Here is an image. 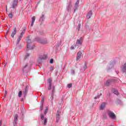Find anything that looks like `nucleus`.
Instances as JSON below:
<instances>
[{"mask_svg":"<svg viewBox=\"0 0 126 126\" xmlns=\"http://www.w3.org/2000/svg\"><path fill=\"white\" fill-rule=\"evenodd\" d=\"M35 16H33L32 17V23H31V26L32 27L33 26V25H34V23L35 22Z\"/></svg>","mask_w":126,"mask_h":126,"instance_id":"nucleus-15","label":"nucleus"},{"mask_svg":"<svg viewBox=\"0 0 126 126\" xmlns=\"http://www.w3.org/2000/svg\"><path fill=\"white\" fill-rule=\"evenodd\" d=\"M0 126H1V125H0Z\"/></svg>","mask_w":126,"mask_h":126,"instance_id":"nucleus-45","label":"nucleus"},{"mask_svg":"<svg viewBox=\"0 0 126 126\" xmlns=\"http://www.w3.org/2000/svg\"><path fill=\"white\" fill-rule=\"evenodd\" d=\"M27 66H28V65L27 64H26L25 65V66H24V67H23V71H24V69H25V68H26V67H27Z\"/></svg>","mask_w":126,"mask_h":126,"instance_id":"nucleus-28","label":"nucleus"},{"mask_svg":"<svg viewBox=\"0 0 126 126\" xmlns=\"http://www.w3.org/2000/svg\"><path fill=\"white\" fill-rule=\"evenodd\" d=\"M22 96V91H20L19 93H18V97L20 98Z\"/></svg>","mask_w":126,"mask_h":126,"instance_id":"nucleus-21","label":"nucleus"},{"mask_svg":"<svg viewBox=\"0 0 126 126\" xmlns=\"http://www.w3.org/2000/svg\"><path fill=\"white\" fill-rule=\"evenodd\" d=\"M27 51H29V50H33V49H34V46L31 47V45L30 44H31V43H32V42L31 41V39H30V38H28L27 39Z\"/></svg>","mask_w":126,"mask_h":126,"instance_id":"nucleus-1","label":"nucleus"},{"mask_svg":"<svg viewBox=\"0 0 126 126\" xmlns=\"http://www.w3.org/2000/svg\"><path fill=\"white\" fill-rule=\"evenodd\" d=\"M7 33H8V31L7 32L6 34H7Z\"/></svg>","mask_w":126,"mask_h":126,"instance_id":"nucleus-41","label":"nucleus"},{"mask_svg":"<svg viewBox=\"0 0 126 126\" xmlns=\"http://www.w3.org/2000/svg\"><path fill=\"white\" fill-rule=\"evenodd\" d=\"M108 115L109 116V117L111 118V119H112L113 120H116V115H115V113L111 111L109 112Z\"/></svg>","mask_w":126,"mask_h":126,"instance_id":"nucleus-8","label":"nucleus"},{"mask_svg":"<svg viewBox=\"0 0 126 126\" xmlns=\"http://www.w3.org/2000/svg\"><path fill=\"white\" fill-rule=\"evenodd\" d=\"M71 86H72V84H69L68 85V88H71Z\"/></svg>","mask_w":126,"mask_h":126,"instance_id":"nucleus-30","label":"nucleus"},{"mask_svg":"<svg viewBox=\"0 0 126 126\" xmlns=\"http://www.w3.org/2000/svg\"><path fill=\"white\" fill-rule=\"evenodd\" d=\"M61 113H62V110H61V109L58 110L57 112L56 113V120L57 122L60 120V118H61Z\"/></svg>","mask_w":126,"mask_h":126,"instance_id":"nucleus-6","label":"nucleus"},{"mask_svg":"<svg viewBox=\"0 0 126 126\" xmlns=\"http://www.w3.org/2000/svg\"><path fill=\"white\" fill-rule=\"evenodd\" d=\"M30 56V54L29 53H27V55L25 56V59L26 60Z\"/></svg>","mask_w":126,"mask_h":126,"instance_id":"nucleus-22","label":"nucleus"},{"mask_svg":"<svg viewBox=\"0 0 126 126\" xmlns=\"http://www.w3.org/2000/svg\"><path fill=\"white\" fill-rule=\"evenodd\" d=\"M6 10L7 11V6H6Z\"/></svg>","mask_w":126,"mask_h":126,"instance_id":"nucleus-39","label":"nucleus"},{"mask_svg":"<svg viewBox=\"0 0 126 126\" xmlns=\"http://www.w3.org/2000/svg\"><path fill=\"white\" fill-rule=\"evenodd\" d=\"M40 111H43V106L40 107Z\"/></svg>","mask_w":126,"mask_h":126,"instance_id":"nucleus-35","label":"nucleus"},{"mask_svg":"<svg viewBox=\"0 0 126 126\" xmlns=\"http://www.w3.org/2000/svg\"><path fill=\"white\" fill-rule=\"evenodd\" d=\"M82 38V37H81L80 38V39H78L76 42L75 47H76V48H77H77H78V47H77V46H79V45H81V44H82V41L81 40Z\"/></svg>","mask_w":126,"mask_h":126,"instance_id":"nucleus-9","label":"nucleus"},{"mask_svg":"<svg viewBox=\"0 0 126 126\" xmlns=\"http://www.w3.org/2000/svg\"><path fill=\"white\" fill-rule=\"evenodd\" d=\"M54 63V59H50V63Z\"/></svg>","mask_w":126,"mask_h":126,"instance_id":"nucleus-26","label":"nucleus"},{"mask_svg":"<svg viewBox=\"0 0 126 126\" xmlns=\"http://www.w3.org/2000/svg\"><path fill=\"white\" fill-rule=\"evenodd\" d=\"M105 107H106V103H102L101 104V105H100V110H104V108H105Z\"/></svg>","mask_w":126,"mask_h":126,"instance_id":"nucleus-16","label":"nucleus"},{"mask_svg":"<svg viewBox=\"0 0 126 126\" xmlns=\"http://www.w3.org/2000/svg\"><path fill=\"white\" fill-rule=\"evenodd\" d=\"M94 99H97L96 97H94Z\"/></svg>","mask_w":126,"mask_h":126,"instance_id":"nucleus-40","label":"nucleus"},{"mask_svg":"<svg viewBox=\"0 0 126 126\" xmlns=\"http://www.w3.org/2000/svg\"><path fill=\"white\" fill-rule=\"evenodd\" d=\"M16 33H17V31H16V28H14L11 32V37L12 38H14V37H15V35H16Z\"/></svg>","mask_w":126,"mask_h":126,"instance_id":"nucleus-4","label":"nucleus"},{"mask_svg":"<svg viewBox=\"0 0 126 126\" xmlns=\"http://www.w3.org/2000/svg\"><path fill=\"white\" fill-rule=\"evenodd\" d=\"M6 95H7V92L5 91V94H4V97H6Z\"/></svg>","mask_w":126,"mask_h":126,"instance_id":"nucleus-34","label":"nucleus"},{"mask_svg":"<svg viewBox=\"0 0 126 126\" xmlns=\"http://www.w3.org/2000/svg\"><path fill=\"white\" fill-rule=\"evenodd\" d=\"M21 39H22V38L19 36V37L18 38V39L17 40V44H19V42H20V41H21Z\"/></svg>","mask_w":126,"mask_h":126,"instance_id":"nucleus-20","label":"nucleus"},{"mask_svg":"<svg viewBox=\"0 0 126 126\" xmlns=\"http://www.w3.org/2000/svg\"><path fill=\"white\" fill-rule=\"evenodd\" d=\"M82 57V53H81V51H79L77 54V57L76 60L77 61H80L81 60V57Z\"/></svg>","mask_w":126,"mask_h":126,"instance_id":"nucleus-7","label":"nucleus"},{"mask_svg":"<svg viewBox=\"0 0 126 126\" xmlns=\"http://www.w3.org/2000/svg\"><path fill=\"white\" fill-rule=\"evenodd\" d=\"M112 82V81H111V80H108L106 81V83L105 84V85L106 86H109L110 84H111V83Z\"/></svg>","mask_w":126,"mask_h":126,"instance_id":"nucleus-18","label":"nucleus"},{"mask_svg":"<svg viewBox=\"0 0 126 126\" xmlns=\"http://www.w3.org/2000/svg\"><path fill=\"white\" fill-rule=\"evenodd\" d=\"M87 68V66H86V64H85L84 66V69L85 70Z\"/></svg>","mask_w":126,"mask_h":126,"instance_id":"nucleus-32","label":"nucleus"},{"mask_svg":"<svg viewBox=\"0 0 126 126\" xmlns=\"http://www.w3.org/2000/svg\"><path fill=\"white\" fill-rule=\"evenodd\" d=\"M21 101H23V99H22Z\"/></svg>","mask_w":126,"mask_h":126,"instance_id":"nucleus-42","label":"nucleus"},{"mask_svg":"<svg viewBox=\"0 0 126 126\" xmlns=\"http://www.w3.org/2000/svg\"><path fill=\"white\" fill-rule=\"evenodd\" d=\"M18 118V115H17V114H15L14 116V123H15V124H16V122H17Z\"/></svg>","mask_w":126,"mask_h":126,"instance_id":"nucleus-17","label":"nucleus"},{"mask_svg":"<svg viewBox=\"0 0 126 126\" xmlns=\"http://www.w3.org/2000/svg\"><path fill=\"white\" fill-rule=\"evenodd\" d=\"M50 71H53L54 70V67H51L50 68Z\"/></svg>","mask_w":126,"mask_h":126,"instance_id":"nucleus-33","label":"nucleus"},{"mask_svg":"<svg viewBox=\"0 0 126 126\" xmlns=\"http://www.w3.org/2000/svg\"><path fill=\"white\" fill-rule=\"evenodd\" d=\"M48 107H46V108L44 111V114H47L48 113Z\"/></svg>","mask_w":126,"mask_h":126,"instance_id":"nucleus-27","label":"nucleus"},{"mask_svg":"<svg viewBox=\"0 0 126 126\" xmlns=\"http://www.w3.org/2000/svg\"><path fill=\"white\" fill-rule=\"evenodd\" d=\"M113 93H114V94H116V95H118V91L116 90L115 89H114Z\"/></svg>","mask_w":126,"mask_h":126,"instance_id":"nucleus-23","label":"nucleus"},{"mask_svg":"<svg viewBox=\"0 0 126 126\" xmlns=\"http://www.w3.org/2000/svg\"><path fill=\"white\" fill-rule=\"evenodd\" d=\"M15 6H17V0H14L12 4V8H15Z\"/></svg>","mask_w":126,"mask_h":126,"instance_id":"nucleus-12","label":"nucleus"},{"mask_svg":"<svg viewBox=\"0 0 126 126\" xmlns=\"http://www.w3.org/2000/svg\"><path fill=\"white\" fill-rule=\"evenodd\" d=\"M78 3H79V0H77V1L75 3V5L76 6V5H78Z\"/></svg>","mask_w":126,"mask_h":126,"instance_id":"nucleus-29","label":"nucleus"},{"mask_svg":"<svg viewBox=\"0 0 126 126\" xmlns=\"http://www.w3.org/2000/svg\"><path fill=\"white\" fill-rule=\"evenodd\" d=\"M54 94H55V86L52 87V94H51V95H49V100H51V101L54 99Z\"/></svg>","mask_w":126,"mask_h":126,"instance_id":"nucleus-5","label":"nucleus"},{"mask_svg":"<svg viewBox=\"0 0 126 126\" xmlns=\"http://www.w3.org/2000/svg\"><path fill=\"white\" fill-rule=\"evenodd\" d=\"M98 97H99V96H97Z\"/></svg>","mask_w":126,"mask_h":126,"instance_id":"nucleus-43","label":"nucleus"},{"mask_svg":"<svg viewBox=\"0 0 126 126\" xmlns=\"http://www.w3.org/2000/svg\"><path fill=\"white\" fill-rule=\"evenodd\" d=\"M48 83H49V84H52V80H51V79H49L48 80Z\"/></svg>","mask_w":126,"mask_h":126,"instance_id":"nucleus-24","label":"nucleus"},{"mask_svg":"<svg viewBox=\"0 0 126 126\" xmlns=\"http://www.w3.org/2000/svg\"><path fill=\"white\" fill-rule=\"evenodd\" d=\"M8 17H9L11 19H12V18L13 17V14H12V13H10L8 14Z\"/></svg>","mask_w":126,"mask_h":126,"instance_id":"nucleus-19","label":"nucleus"},{"mask_svg":"<svg viewBox=\"0 0 126 126\" xmlns=\"http://www.w3.org/2000/svg\"><path fill=\"white\" fill-rule=\"evenodd\" d=\"M25 31H26V29H24L23 30L22 32H21L20 35L19 36V37L20 38H22L23 37V35H24V34H25Z\"/></svg>","mask_w":126,"mask_h":126,"instance_id":"nucleus-14","label":"nucleus"},{"mask_svg":"<svg viewBox=\"0 0 126 126\" xmlns=\"http://www.w3.org/2000/svg\"><path fill=\"white\" fill-rule=\"evenodd\" d=\"M20 1L22 0H20Z\"/></svg>","mask_w":126,"mask_h":126,"instance_id":"nucleus-44","label":"nucleus"},{"mask_svg":"<svg viewBox=\"0 0 126 126\" xmlns=\"http://www.w3.org/2000/svg\"><path fill=\"white\" fill-rule=\"evenodd\" d=\"M73 49H74V46H71L70 47V50H73Z\"/></svg>","mask_w":126,"mask_h":126,"instance_id":"nucleus-36","label":"nucleus"},{"mask_svg":"<svg viewBox=\"0 0 126 126\" xmlns=\"http://www.w3.org/2000/svg\"><path fill=\"white\" fill-rule=\"evenodd\" d=\"M2 124V122L1 121H0V126H1Z\"/></svg>","mask_w":126,"mask_h":126,"instance_id":"nucleus-38","label":"nucleus"},{"mask_svg":"<svg viewBox=\"0 0 126 126\" xmlns=\"http://www.w3.org/2000/svg\"><path fill=\"white\" fill-rule=\"evenodd\" d=\"M29 89V87L27 86L26 87L25 89H24V91H23V93L24 94V97H25V96L27 95V93H28Z\"/></svg>","mask_w":126,"mask_h":126,"instance_id":"nucleus-10","label":"nucleus"},{"mask_svg":"<svg viewBox=\"0 0 126 126\" xmlns=\"http://www.w3.org/2000/svg\"><path fill=\"white\" fill-rule=\"evenodd\" d=\"M52 88V84H49L48 90H51Z\"/></svg>","mask_w":126,"mask_h":126,"instance_id":"nucleus-25","label":"nucleus"},{"mask_svg":"<svg viewBox=\"0 0 126 126\" xmlns=\"http://www.w3.org/2000/svg\"><path fill=\"white\" fill-rule=\"evenodd\" d=\"M121 69L122 72L124 73L126 72V63H125L123 65H122Z\"/></svg>","mask_w":126,"mask_h":126,"instance_id":"nucleus-11","label":"nucleus"},{"mask_svg":"<svg viewBox=\"0 0 126 126\" xmlns=\"http://www.w3.org/2000/svg\"><path fill=\"white\" fill-rule=\"evenodd\" d=\"M42 44H47L48 43V41H47V40H45L44 41H42Z\"/></svg>","mask_w":126,"mask_h":126,"instance_id":"nucleus-31","label":"nucleus"},{"mask_svg":"<svg viewBox=\"0 0 126 126\" xmlns=\"http://www.w3.org/2000/svg\"><path fill=\"white\" fill-rule=\"evenodd\" d=\"M92 11H90L87 15V17L88 19H90V18H91V17L92 16Z\"/></svg>","mask_w":126,"mask_h":126,"instance_id":"nucleus-13","label":"nucleus"},{"mask_svg":"<svg viewBox=\"0 0 126 126\" xmlns=\"http://www.w3.org/2000/svg\"><path fill=\"white\" fill-rule=\"evenodd\" d=\"M80 26H81V25L80 24H79L78 25V27L79 28V29H80Z\"/></svg>","mask_w":126,"mask_h":126,"instance_id":"nucleus-37","label":"nucleus"},{"mask_svg":"<svg viewBox=\"0 0 126 126\" xmlns=\"http://www.w3.org/2000/svg\"><path fill=\"white\" fill-rule=\"evenodd\" d=\"M40 118L41 119V123H42L43 126L47 125V118L45 117L43 114H40Z\"/></svg>","mask_w":126,"mask_h":126,"instance_id":"nucleus-3","label":"nucleus"},{"mask_svg":"<svg viewBox=\"0 0 126 126\" xmlns=\"http://www.w3.org/2000/svg\"><path fill=\"white\" fill-rule=\"evenodd\" d=\"M46 59H47V56L43 55L38 57V58L37 59V61L39 63H42L43 61H44V60H46Z\"/></svg>","mask_w":126,"mask_h":126,"instance_id":"nucleus-2","label":"nucleus"}]
</instances>
